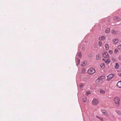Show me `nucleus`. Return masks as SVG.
<instances>
[{
  "label": "nucleus",
  "instance_id": "f257e3e1",
  "mask_svg": "<svg viewBox=\"0 0 121 121\" xmlns=\"http://www.w3.org/2000/svg\"><path fill=\"white\" fill-rule=\"evenodd\" d=\"M114 102L116 105L117 107H119L120 105V98L118 97H115L113 99Z\"/></svg>",
  "mask_w": 121,
  "mask_h": 121
},
{
  "label": "nucleus",
  "instance_id": "f03ea898",
  "mask_svg": "<svg viewBox=\"0 0 121 121\" xmlns=\"http://www.w3.org/2000/svg\"><path fill=\"white\" fill-rule=\"evenodd\" d=\"M95 72V69L93 68H91L88 70L87 72L90 74H93Z\"/></svg>",
  "mask_w": 121,
  "mask_h": 121
},
{
  "label": "nucleus",
  "instance_id": "7ed1b4c3",
  "mask_svg": "<svg viewBox=\"0 0 121 121\" xmlns=\"http://www.w3.org/2000/svg\"><path fill=\"white\" fill-rule=\"evenodd\" d=\"M99 103L98 100L96 99H94L92 101V104L94 105H97Z\"/></svg>",
  "mask_w": 121,
  "mask_h": 121
},
{
  "label": "nucleus",
  "instance_id": "20e7f679",
  "mask_svg": "<svg viewBox=\"0 0 121 121\" xmlns=\"http://www.w3.org/2000/svg\"><path fill=\"white\" fill-rule=\"evenodd\" d=\"M114 76V74H111L109 75L107 77V81H110L111 79Z\"/></svg>",
  "mask_w": 121,
  "mask_h": 121
},
{
  "label": "nucleus",
  "instance_id": "39448f33",
  "mask_svg": "<svg viewBox=\"0 0 121 121\" xmlns=\"http://www.w3.org/2000/svg\"><path fill=\"white\" fill-rule=\"evenodd\" d=\"M113 19L115 22H119L120 20L121 19L118 17L116 16L113 18Z\"/></svg>",
  "mask_w": 121,
  "mask_h": 121
},
{
  "label": "nucleus",
  "instance_id": "423d86ee",
  "mask_svg": "<svg viewBox=\"0 0 121 121\" xmlns=\"http://www.w3.org/2000/svg\"><path fill=\"white\" fill-rule=\"evenodd\" d=\"M103 55L104 57L105 58H108L109 57V55L108 53L106 52H103Z\"/></svg>",
  "mask_w": 121,
  "mask_h": 121
},
{
  "label": "nucleus",
  "instance_id": "0eeeda50",
  "mask_svg": "<svg viewBox=\"0 0 121 121\" xmlns=\"http://www.w3.org/2000/svg\"><path fill=\"white\" fill-rule=\"evenodd\" d=\"M101 111L104 114V115L106 116H107L108 115V114L105 110L104 109H102L101 110Z\"/></svg>",
  "mask_w": 121,
  "mask_h": 121
},
{
  "label": "nucleus",
  "instance_id": "6e6552de",
  "mask_svg": "<svg viewBox=\"0 0 121 121\" xmlns=\"http://www.w3.org/2000/svg\"><path fill=\"white\" fill-rule=\"evenodd\" d=\"M117 87L121 88V81L117 83Z\"/></svg>",
  "mask_w": 121,
  "mask_h": 121
},
{
  "label": "nucleus",
  "instance_id": "1a4fd4ad",
  "mask_svg": "<svg viewBox=\"0 0 121 121\" xmlns=\"http://www.w3.org/2000/svg\"><path fill=\"white\" fill-rule=\"evenodd\" d=\"M105 39V37L104 36H102L99 37V40H104Z\"/></svg>",
  "mask_w": 121,
  "mask_h": 121
},
{
  "label": "nucleus",
  "instance_id": "9d476101",
  "mask_svg": "<svg viewBox=\"0 0 121 121\" xmlns=\"http://www.w3.org/2000/svg\"><path fill=\"white\" fill-rule=\"evenodd\" d=\"M118 41V40L117 39H114L113 40V42L114 44L117 43Z\"/></svg>",
  "mask_w": 121,
  "mask_h": 121
},
{
  "label": "nucleus",
  "instance_id": "9b49d317",
  "mask_svg": "<svg viewBox=\"0 0 121 121\" xmlns=\"http://www.w3.org/2000/svg\"><path fill=\"white\" fill-rule=\"evenodd\" d=\"M80 62V60L78 59H77L76 60V65L77 66L78 65Z\"/></svg>",
  "mask_w": 121,
  "mask_h": 121
},
{
  "label": "nucleus",
  "instance_id": "f8f14e48",
  "mask_svg": "<svg viewBox=\"0 0 121 121\" xmlns=\"http://www.w3.org/2000/svg\"><path fill=\"white\" fill-rule=\"evenodd\" d=\"M102 81L99 79H97L96 81V82L97 84L101 82Z\"/></svg>",
  "mask_w": 121,
  "mask_h": 121
},
{
  "label": "nucleus",
  "instance_id": "ddd939ff",
  "mask_svg": "<svg viewBox=\"0 0 121 121\" xmlns=\"http://www.w3.org/2000/svg\"><path fill=\"white\" fill-rule=\"evenodd\" d=\"M100 58L99 55H97L96 56V59L97 60L99 59Z\"/></svg>",
  "mask_w": 121,
  "mask_h": 121
},
{
  "label": "nucleus",
  "instance_id": "4468645a",
  "mask_svg": "<svg viewBox=\"0 0 121 121\" xmlns=\"http://www.w3.org/2000/svg\"><path fill=\"white\" fill-rule=\"evenodd\" d=\"M101 68L102 69H104L105 67V65L104 63H102L100 65Z\"/></svg>",
  "mask_w": 121,
  "mask_h": 121
},
{
  "label": "nucleus",
  "instance_id": "2eb2a0df",
  "mask_svg": "<svg viewBox=\"0 0 121 121\" xmlns=\"http://www.w3.org/2000/svg\"><path fill=\"white\" fill-rule=\"evenodd\" d=\"M119 65L118 63H116L115 66V68L117 69L119 67Z\"/></svg>",
  "mask_w": 121,
  "mask_h": 121
},
{
  "label": "nucleus",
  "instance_id": "dca6fc26",
  "mask_svg": "<svg viewBox=\"0 0 121 121\" xmlns=\"http://www.w3.org/2000/svg\"><path fill=\"white\" fill-rule=\"evenodd\" d=\"M96 117L98 118L101 121H104V119L103 118H102L98 116H96Z\"/></svg>",
  "mask_w": 121,
  "mask_h": 121
},
{
  "label": "nucleus",
  "instance_id": "f3484780",
  "mask_svg": "<svg viewBox=\"0 0 121 121\" xmlns=\"http://www.w3.org/2000/svg\"><path fill=\"white\" fill-rule=\"evenodd\" d=\"M100 93L102 94H104L105 92V91L103 89L100 90Z\"/></svg>",
  "mask_w": 121,
  "mask_h": 121
},
{
  "label": "nucleus",
  "instance_id": "a211bd4d",
  "mask_svg": "<svg viewBox=\"0 0 121 121\" xmlns=\"http://www.w3.org/2000/svg\"><path fill=\"white\" fill-rule=\"evenodd\" d=\"M110 29L109 28L107 29L105 31V32L106 33H108L109 32Z\"/></svg>",
  "mask_w": 121,
  "mask_h": 121
},
{
  "label": "nucleus",
  "instance_id": "6ab92c4d",
  "mask_svg": "<svg viewBox=\"0 0 121 121\" xmlns=\"http://www.w3.org/2000/svg\"><path fill=\"white\" fill-rule=\"evenodd\" d=\"M105 48L106 50H108L109 48L108 46V44H106L105 46Z\"/></svg>",
  "mask_w": 121,
  "mask_h": 121
},
{
  "label": "nucleus",
  "instance_id": "aec40b11",
  "mask_svg": "<svg viewBox=\"0 0 121 121\" xmlns=\"http://www.w3.org/2000/svg\"><path fill=\"white\" fill-rule=\"evenodd\" d=\"M105 62L107 63H109L110 62V60H105Z\"/></svg>",
  "mask_w": 121,
  "mask_h": 121
},
{
  "label": "nucleus",
  "instance_id": "412c9836",
  "mask_svg": "<svg viewBox=\"0 0 121 121\" xmlns=\"http://www.w3.org/2000/svg\"><path fill=\"white\" fill-rule=\"evenodd\" d=\"M98 45L100 46H102V42L101 41H99V42Z\"/></svg>",
  "mask_w": 121,
  "mask_h": 121
},
{
  "label": "nucleus",
  "instance_id": "4be33fe9",
  "mask_svg": "<svg viewBox=\"0 0 121 121\" xmlns=\"http://www.w3.org/2000/svg\"><path fill=\"white\" fill-rule=\"evenodd\" d=\"M117 33V32L115 31L114 30H112V33L113 34H115Z\"/></svg>",
  "mask_w": 121,
  "mask_h": 121
},
{
  "label": "nucleus",
  "instance_id": "5701e85b",
  "mask_svg": "<svg viewBox=\"0 0 121 121\" xmlns=\"http://www.w3.org/2000/svg\"><path fill=\"white\" fill-rule=\"evenodd\" d=\"M83 101L84 102H86V98H83L82 99Z\"/></svg>",
  "mask_w": 121,
  "mask_h": 121
},
{
  "label": "nucleus",
  "instance_id": "b1692460",
  "mask_svg": "<svg viewBox=\"0 0 121 121\" xmlns=\"http://www.w3.org/2000/svg\"><path fill=\"white\" fill-rule=\"evenodd\" d=\"M84 84L83 83H81L80 84V87L81 88L83 86Z\"/></svg>",
  "mask_w": 121,
  "mask_h": 121
},
{
  "label": "nucleus",
  "instance_id": "393cba45",
  "mask_svg": "<svg viewBox=\"0 0 121 121\" xmlns=\"http://www.w3.org/2000/svg\"><path fill=\"white\" fill-rule=\"evenodd\" d=\"M103 76H101L100 77H99L97 79H99L102 81L103 79Z\"/></svg>",
  "mask_w": 121,
  "mask_h": 121
},
{
  "label": "nucleus",
  "instance_id": "a878e982",
  "mask_svg": "<svg viewBox=\"0 0 121 121\" xmlns=\"http://www.w3.org/2000/svg\"><path fill=\"white\" fill-rule=\"evenodd\" d=\"M117 48H118L120 50H121V44L118 45Z\"/></svg>",
  "mask_w": 121,
  "mask_h": 121
},
{
  "label": "nucleus",
  "instance_id": "bb28decb",
  "mask_svg": "<svg viewBox=\"0 0 121 121\" xmlns=\"http://www.w3.org/2000/svg\"><path fill=\"white\" fill-rule=\"evenodd\" d=\"M90 92H89V91H87V92H86V95H88L90 94Z\"/></svg>",
  "mask_w": 121,
  "mask_h": 121
},
{
  "label": "nucleus",
  "instance_id": "cd10ccee",
  "mask_svg": "<svg viewBox=\"0 0 121 121\" xmlns=\"http://www.w3.org/2000/svg\"><path fill=\"white\" fill-rule=\"evenodd\" d=\"M112 60L113 61V62H114L115 61L116 59L112 57Z\"/></svg>",
  "mask_w": 121,
  "mask_h": 121
},
{
  "label": "nucleus",
  "instance_id": "c85d7f7f",
  "mask_svg": "<svg viewBox=\"0 0 121 121\" xmlns=\"http://www.w3.org/2000/svg\"><path fill=\"white\" fill-rule=\"evenodd\" d=\"M118 51V50L117 49H115L114 52L115 53H116Z\"/></svg>",
  "mask_w": 121,
  "mask_h": 121
},
{
  "label": "nucleus",
  "instance_id": "c756f323",
  "mask_svg": "<svg viewBox=\"0 0 121 121\" xmlns=\"http://www.w3.org/2000/svg\"><path fill=\"white\" fill-rule=\"evenodd\" d=\"M85 72V69H83L82 70V73H84Z\"/></svg>",
  "mask_w": 121,
  "mask_h": 121
},
{
  "label": "nucleus",
  "instance_id": "7c9ffc66",
  "mask_svg": "<svg viewBox=\"0 0 121 121\" xmlns=\"http://www.w3.org/2000/svg\"><path fill=\"white\" fill-rule=\"evenodd\" d=\"M117 113L119 115H121V112L119 111H118L117 112Z\"/></svg>",
  "mask_w": 121,
  "mask_h": 121
},
{
  "label": "nucleus",
  "instance_id": "2f4dec72",
  "mask_svg": "<svg viewBox=\"0 0 121 121\" xmlns=\"http://www.w3.org/2000/svg\"><path fill=\"white\" fill-rule=\"evenodd\" d=\"M78 56L79 57H80L81 56V54L80 52H79L78 54Z\"/></svg>",
  "mask_w": 121,
  "mask_h": 121
},
{
  "label": "nucleus",
  "instance_id": "473e14b6",
  "mask_svg": "<svg viewBox=\"0 0 121 121\" xmlns=\"http://www.w3.org/2000/svg\"><path fill=\"white\" fill-rule=\"evenodd\" d=\"M118 59L120 61H121V56L120 55L118 58Z\"/></svg>",
  "mask_w": 121,
  "mask_h": 121
},
{
  "label": "nucleus",
  "instance_id": "72a5a7b5",
  "mask_svg": "<svg viewBox=\"0 0 121 121\" xmlns=\"http://www.w3.org/2000/svg\"><path fill=\"white\" fill-rule=\"evenodd\" d=\"M85 64V62H83L82 64V66H85L84 64Z\"/></svg>",
  "mask_w": 121,
  "mask_h": 121
},
{
  "label": "nucleus",
  "instance_id": "f704fd0d",
  "mask_svg": "<svg viewBox=\"0 0 121 121\" xmlns=\"http://www.w3.org/2000/svg\"><path fill=\"white\" fill-rule=\"evenodd\" d=\"M109 53H110L111 54H112V51H109Z\"/></svg>",
  "mask_w": 121,
  "mask_h": 121
},
{
  "label": "nucleus",
  "instance_id": "c9c22d12",
  "mask_svg": "<svg viewBox=\"0 0 121 121\" xmlns=\"http://www.w3.org/2000/svg\"><path fill=\"white\" fill-rule=\"evenodd\" d=\"M118 75L119 76H121V73H119Z\"/></svg>",
  "mask_w": 121,
  "mask_h": 121
},
{
  "label": "nucleus",
  "instance_id": "e433bc0d",
  "mask_svg": "<svg viewBox=\"0 0 121 121\" xmlns=\"http://www.w3.org/2000/svg\"><path fill=\"white\" fill-rule=\"evenodd\" d=\"M103 60H104V61H105V59H103Z\"/></svg>",
  "mask_w": 121,
  "mask_h": 121
}]
</instances>
